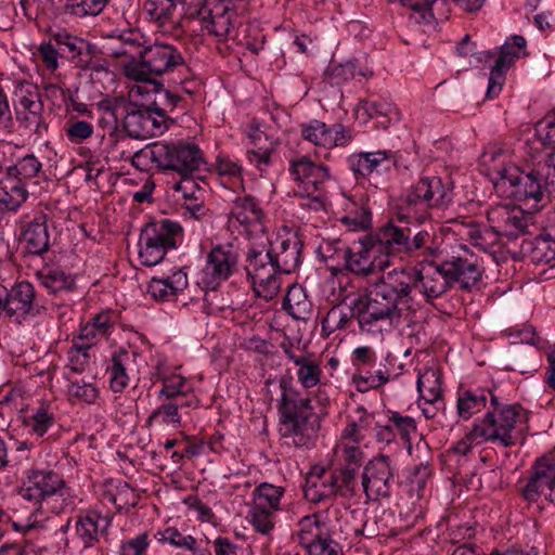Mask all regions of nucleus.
Returning a JSON list of instances; mask_svg holds the SVG:
<instances>
[{
    "label": "nucleus",
    "mask_w": 555,
    "mask_h": 555,
    "mask_svg": "<svg viewBox=\"0 0 555 555\" xmlns=\"http://www.w3.org/2000/svg\"><path fill=\"white\" fill-rule=\"evenodd\" d=\"M446 188L438 177L422 178L411 186L401 199L400 220H415L418 225H396L388 223L384 227V243L392 255L405 254L422 258V263L438 258L441 250V238L433 223H425L429 209L446 205L449 199Z\"/></svg>",
    "instance_id": "obj_1"
},
{
    "label": "nucleus",
    "mask_w": 555,
    "mask_h": 555,
    "mask_svg": "<svg viewBox=\"0 0 555 555\" xmlns=\"http://www.w3.org/2000/svg\"><path fill=\"white\" fill-rule=\"evenodd\" d=\"M20 495L38 505L41 514L59 515L73 509L75 505V495L70 488L51 469H28L20 488Z\"/></svg>",
    "instance_id": "obj_2"
},
{
    "label": "nucleus",
    "mask_w": 555,
    "mask_h": 555,
    "mask_svg": "<svg viewBox=\"0 0 555 555\" xmlns=\"http://www.w3.org/2000/svg\"><path fill=\"white\" fill-rule=\"evenodd\" d=\"M133 164L143 167L153 165L159 170L175 171L180 177L193 176L206 166L201 149L184 141L149 144L133 155Z\"/></svg>",
    "instance_id": "obj_3"
},
{
    "label": "nucleus",
    "mask_w": 555,
    "mask_h": 555,
    "mask_svg": "<svg viewBox=\"0 0 555 555\" xmlns=\"http://www.w3.org/2000/svg\"><path fill=\"white\" fill-rule=\"evenodd\" d=\"M491 409L483 417L475 420L468 431V439L477 442H490L501 448H511L521 438L517 424L521 417L518 404H502L490 393Z\"/></svg>",
    "instance_id": "obj_4"
},
{
    "label": "nucleus",
    "mask_w": 555,
    "mask_h": 555,
    "mask_svg": "<svg viewBox=\"0 0 555 555\" xmlns=\"http://www.w3.org/2000/svg\"><path fill=\"white\" fill-rule=\"evenodd\" d=\"M281 387L283 437L289 438L298 448H309L320 430L321 417L313 411L309 397H302L292 388L286 389L283 384Z\"/></svg>",
    "instance_id": "obj_5"
},
{
    "label": "nucleus",
    "mask_w": 555,
    "mask_h": 555,
    "mask_svg": "<svg viewBox=\"0 0 555 555\" xmlns=\"http://www.w3.org/2000/svg\"><path fill=\"white\" fill-rule=\"evenodd\" d=\"M184 65L181 51L173 44L155 39L140 50V59H131L122 64L125 76L134 81L154 82L155 77L173 72Z\"/></svg>",
    "instance_id": "obj_6"
},
{
    "label": "nucleus",
    "mask_w": 555,
    "mask_h": 555,
    "mask_svg": "<svg viewBox=\"0 0 555 555\" xmlns=\"http://www.w3.org/2000/svg\"><path fill=\"white\" fill-rule=\"evenodd\" d=\"M383 234L384 227L344 248L345 269L362 278L375 276L387 269L392 254L388 250V244L384 243Z\"/></svg>",
    "instance_id": "obj_7"
},
{
    "label": "nucleus",
    "mask_w": 555,
    "mask_h": 555,
    "mask_svg": "<svg viewBox=\"0 0 555 555\" xmlns=\"http://www.w3.org/2000/svg\"><path fill=\"white\" fill-rule=\"evenodd\" d=\"M405 310L392 297L373 281L371 288L353 299V314L359 327L365 332H374L383 323L392 324L399 321Z\"/></svg>",
    "instance_id": "obj_8"
},
{
    "label": "nucleus",
    "mask_w": 555,
    "mask_h": 555,
    "mask_svg": "<svg viewBox=\"0 0 555 555\" xmlns=\"http://www.w3.org/2000/svg\"><path fill=\"white\" fill-rule=\"evenodd\" d=\"M289 171L296 182L295 195L302 199L300 206L314 211L323 210L330 180L327 167L304 156L291 162Z\"/></svg>",
    "instance_id": "obj_9"
},
{
    "label": "nucleus",
    "mask_w": 555,
    "mask_h": 555,
    "mask_svg": "<svg viewBox=\"0 0 555 555\" xmlns=\"http://www.w3.org/2000/svg\"><path fill=\"white\" fill-rule=\"evenodd\" d=\"M182 228L176 221L164 219L146 224L140 235L139 257L146 267L158 264L168 249L177 247Z\"/></svg>",
    "instance_id": "obj_10"
},
{
    "label": "nucleus",
    "mask_w": 555,
    "mask_h": 555,
    "mask_svg": "<svg viewBox=\"0 0 555 555\" xmlns=\"http://www.w3.org/2000/svg\"><path fill=\"white\" fill-rule=\"evenodd\" d=\"M245 270L257 297L269 301L278 296L281 288V272L272 258V251L264 246L251 247L246 256Z\"/></svg>",
    "instance_id": "obj_11"
},
{
    "label": "nucleus",
    "mask_w": 555,
    "mask_h": 555,
    "mask_svg": "<svg viewBox=\"0 0 555 555\" xmlns=\"http://www.w3.org/2000/svg\"><path fill=\"white\" fill-rule=\"evenodd\" d=\"M15 118L18 127L42 139L48 132V122L43 116L44 107L37 85L21 81L14 91Z\"/></svg>",
    "instance_id": "obj_12"
},
{
    "label": "nucleus",
    "mask_w": 555,
    "mask_h": 555,
    "mask_svg": "<svg viewBox=\"0 0 555 555\" xmlns=\"http://www.w3.org/2000/svg\"><path fill=\"white\" fill-rule=\"evenodd\" d=\"M41 308L28 281L15 282L10 288L0 284V314L11 323L21 325L39 315Z\"/></svg>",
    "instance_id": "obj_13"
},
{
    "label": "nucleus",
    "mask_w": 555,
    "mask_h": 555,
    "mask_svg": "<svg viewBox=\"0 0 555 555\" xmlns=\"http://www.w3.org/2000/svg\"><path fill=\"white\" fill-rule=\"evenodd\" d=\"M347 165L357 180L364 179L375 188H384L397 166V158L393 152L386 150L359 152L348 156Z\"/></svg>",
    "instance_id": "obj_14"
},
{
    "label": "nucleus",
    "mask_w": 555,
    "mask_h": 555,
    "mask_svg": "<svg viewBox=\"0 0 555 555\" xmlns=\"http://www.w3.org/2000/svg\"><path fill=\"white\" fill-rule=\"evenodd\" d=\"M508 172L506 184L514 188L511 194L518 201L540 203L546 194L555 198V175L553 170L547 169L544 175L540 169L525 172L518 167L512 166Z\"/></svg>",
    "instance_id": "obj_15"
},
{
    "label": "nucleus",
    "mask_w": 555,
    "mask_h": 555,
    "mask_svg": "<svg viewBox=\"0 0 555 555\" xmlns=\"http://www.w3.org/2000/svg\"><path fill=\"white\" fill-rule=\"evenodd\" d=\"M395 483V467L388 455H377L364 465L361 486L367 500L378 501L389 498Z\"/></svg>",
    "instance_id": "obj_16"
},
{
    "label": "nucleus",
    "mask_w": 555,
    "mask_h": 555,
    "mask_svg": "<svg viewBox=\"0 0 555 555\" xmlns=\"http://www.w3.org/2000/svg\"><path fill=\"white\" fill-rule=\"evenodd\" d=\"M112 526L109 516L95 511L80 514L75 521L76 547L79 555H101V540L106 539Z\"/></svg>",
    "instance_id": "obj_17"
},
{
    "label": "nucleus",
    "mask_w": 555,
    "mask_h": 555,
    "mask_svg": "<svg viewBox=\"0 0 555 555\" xmlns=\"http://www.w3.org/2000/svg\"><path fill=\"white\" fill-rule=\"evenodd\" d=\"M191 17L197 21L203 31L218 38L225 39L233 31V17L231 0H204Z\"/></svg>",
    "instance_id": "obj_18"
},
{
    "label": "nucleus",
    "mask_w": 555,
    "mask_h": 555,
    "mask_svg": "<svg viewBox=\"0 0 555 555\" xmlns=\"http://www.w3.org/2000/svg\"><path fill=\"white\" fill-rule=\"evenodd\" d=\"M511 39L512 42L507 41L502 46L498 55L492 51H485L478 57L479 61L486 63L494 60L488 80V99H493L501 92L505 73L520 56V51L526 47V39L522 36L515 35Z\"/></svg>",
    "instance_id": "obj_19"
},
{
    "label": "nucleus",
    "mask_w": 555,
    "mask_h": 555,
    "mask_svg": "<svg viewBox=\"0 0 555 555\" xmlns=\"http://www.w3.org/2000/svg\"><path fill=\"white\" fill-rule=\"evenodd\" d=\"M532 215L518 206L499 204L487 211L490 227L502 237L515 240L528 232L532 224Z\"/></svg>",
    "instance_id": "obj_20"
},
{
    "label": "nucleus",
    "mask_w": 555,
    "mask_h": 555,
    "mask_svg": "<svg viewBox=\"0 0 555 555\" xmlns=\"http://www.w3.org/2000/svg\"><path fill=\"white\" fill-rule=\"evenodd\" d=\"M237 260V254L232 245L212 247L202 270V284L206 288L216 289L236 271Z\"/></svg>",
    "instance_id": "obj_21"
},
{
    "label": "nucleus",
    "mask_w": 555,
    "mask_h": 555,
    "mask_svg": "<svg viewBox=\"0 0 555 555\" xmlns=\"http://www.w3.org/2000/svg\"><path fill=\"white\" fill-rule=\"evenodd\" d=\"M520 493L528 502H537L544 495L555 505V462L551 457L535 461Z\"/></svg>",
    "instance_id": "obj_22"
},
{
    "label": "nucleus",
    "mask_w": 555,
    "mask_h": 555,
    "mask_svg": "<svg viewBox=\"0 0 555 555\" xmlns=\"http://www.w3.org/2000/svg\"><path fill=\"white\" fill-rule=\"evenodd\" d=\"M264 212L259 202L251 195H238L232 201L229 214L230 223H237L249 235L264 233Z\"/></svg>",
    "instance_id": "obj_23"
},
{
    "label": "nucleus",
    "mask_w": 555,
    "mask_h": 555,
    "mask_svg": "<svg viewBox=\"0 0 555 555\" xmlns=\"http://www.w3.org/2000/svg\"><path fill=\"white\" fill-rule=\"evenodd\" d=\"M450 288L457 285L462 289H472L482 278V269L477 260L452 256L440 262Z\"/></svg>",
    "instance_id": "obj_24"
},
{
    "label": "nucleus",
    "mask_w": 555,
    "mask_h": 555,
    "mask_svg": "<svg viewBox=\"0 0 555 555\" xmlns=\"http://www.w3.org/2000/svg\"><path fill=\"white\" fill-rule=\"evenodd\" d=\"M21 243L25 251L31 255H42L50 247L48 217L42 211L21 219Z\"/></svg>",
    "instance_id": "obj_25"
},
{
    "label": "nucleus",
    "mask_w": 555,
    "mask_h": 555,
    "mask_svg": "<svg viewBox=\"0 0 555 555\" xmlns=\"http://www.w3.org/2000/svg\"><path fill=\"white\" fill-rule=\"evenodd\" d=\"M450 289L440 263L435 260L420 264L414 270V291H418L426 301L441 297Z\"/></svg>",
    "instance_id": "obj_26"
},
{
    "label": "nucleus",
    "mask_w": 555,
    "mask_h": 555,
    "mask_svg": "<svg viewBox=\"0 0 555 555\" xmlns=\"http://www.w3.org/2000/svg\"><path fill=\"white\" fill-rule=\"evenodd\" d=\"M405 310L411 308L414 291V271L392 270L377 275L373 281Z\"/></svg>",
    "instance_id": "obj_27"
},
{
    "label": "nucleus",
    "mask_w": 555,
    "mask_h": 555,
    "mask_svg": "<svg viewBox=\"0 0 555 555\" xmlns=\"http://www.w3.org/2000/svg\"><path fill=\"white\" fill-rule=\"evenodd\" d=\"M272 258L281 273H292L301 262L302 243L297 237L270 242Z\"/></svg>",
    "instance_id": "obj_28"
},
{
    "label": "nucleus",
    "mask_w": 555,
    "mask_h": 555,
    "mask_svg": "<svg viewBox=\"0 0 555 555\" xmlns=\"http://www.w3.org/2000/svg\"><path fill=\"white\" fill-rule=\"evenodd\" d=\"M416 431L415 421L410 416H403L398 412H391L385 425L375 426V437L378 442L391 443L397 436L403 442L410 443L411 435Z\"/></svg>",
    "instance_id": "obj_29"
},
{
    "label": "nucleus",
    "mask_w": 555,
    "mask_h": 555,
    "mask_svg": "<svg viewBox=\"0 0 555 555\" xmlns=\"http://www.w3.org/2000/svg\"><path fill=\"white\" fill-rule=\"evenodd\" d=\"M284 353L297 367L296 376L305 389H310L321 383L323 372L320 361L312 354H296L289 347H284Z\"/></svg>",
    "instance_id": "obj_30"
},
{
    "label": "nucleus",
    "mask_w": 555,
    "mask_h": 555,
    "mask_svg": "<svg viewBox=\"0 0 555 555\" xmlns=\"http://www.w3.org/2000/svg\"><path fill=\"white\" fill-rule=\"evenodd\" d=\"M305 499L313 504L332 503L335 500L328 469L324 467L311 470L304 486Z\"/></svg>",
    "instance_id": "obj_31"
},
{
    "label": "nucleus",
    "mask_w": 555,
    "mask_h": 555,
    "mask_svg": "<svg viewBox=\"0 0 555 555\" xmlns=\"http://www.w3.org/2000/svg\"><path fill=\"white\" fill-rule=\"evenodd\" d=\"M520 250L525 257L535 264L555 267V238L550 234L524 238Z\"/></svg>",
    "instance_id": "obj_32"
},
{
    "label": "nucleus",
    "mask_w": 555,
    "mask_h": 555,
    "mask_svg": "<svg viewBox=\"0 0 555 555\" xmlns=\"http://www.w3.org/2000/svg\"><path fill=\"white\" fill-rule=\"evenodd\" d=\"M331 532L330 524L322 513L304 516L297 524L293 538L306 550Z\"/></svg>",
    "instance_id": "obj_33"
},
{
    "label": "nucleus",
    "mask_w": 555,
    "mask_h": 555,
    "mask_svg": "<svg viewBox=\"0 0 555 555\" xmlns=\"http://www.w3.org/2000/svg\"><path fill=\"white\" fill-rule=\"evenodd\" d=\"M135 357L134 351L120 348L112 353L111 363L106 369L109 387L114 392H121L129 385L128 366Z\"/></svg>",
    "instance_id": "obj_34"
},
{
    "label": "nucleus",
    "mask_w": 555,
    "mask_h": 555,
    "mask_svg": "<svg viewBox=\"0 0 555 555\" xmlns=\"http://www.w3.org/2000/svg\"><path fill=\"white\" fill-rule=\"evenodd\" d=\"M122 126L129 137L133 139L150 138V107L139 106L127 102L125 105V117Z\"/></svg>",
    "instance_id": "obj_35"
},
{
    "label": "nucleus",
    "mask_w": 555,
    "mask_h": 555,
    "mask_svg": "<svg viewBox=\"0 0 555 555\" xmlns=\"http://www.w3.org/2000/svg\"><path fill=\"white\" fill-rule=\"evenodd\" d=\"M357 115L364 121L376 119L377 126L386 129L398 112L393 104L385 99L361 100L358 104Z\"/></svg>",
    "instance_id": "obj_36"
},
{
    "label": "nucleus",
    "mask_w": 555,
    "mask_h": 555,
    "mask_svg": "<svg viewBox=\"0 0 555 555\" xmlns=\"http://www.w3.org/2000/svg\"><path fill=\"white\" fill-rule=\"evenodd\" d=\"M328 475L336 498L351 500L359 491L358 470L356 467L341 466L328 469Z\"/></svg>",
    "instance_id": "obj_37"
},
{
    "label": "nucleus",
    "mask_w": 555,
    "mask_h": 555,
    "mask_svg": "<svg viewBox=\"0 0 555 555\" xmlns=\"http://www.w3.org/2000/svg\"><path fill=\"white\" fill-rule=\"evenodd\" d=\"M392 370L386 361H376V366H369L362 373H356L352 382L360 392L377 389L390 380Z\"/></svg>",
    "instance_id": "obj_38"
},
{
    "label": "nucleus",
    "mask_w": 555,
    "mask_h": 555,
    "mask_svg": "<svg viewBox=\"0 0 555 555\" xmlns=\"http://www.w3.org/2000/svg\"><path fill=\"white\" fill-rule=\"evenodd\" d=\"M192 401L185 402L168 401L159 404L147 417L146 424L149 426H156L159 428H179L181 425L180 409L191 406Z\"/></svg>",
    "instance_id": "obj_39"
},
{
    "label": "nucleus",
    "mask_w": 555,
    "mask_h": 555,
    "mask_svg": "<svg viewBox=\"0 0 555 555\" xmlns=\"http://www.w3.org/2000/svg\"><path fill=\"white\" fill-rule=\"evenodd\" d=\"M53 39L56 42L59 50L66 54V56L73 61L77 60L80 62L85 55H92L96 52V47L89 43L82 38L70 35L66 30L57 31L53 35Z\"/></svg>",
    "instance_id": "obj_40"
},
{
    "label": "nucleus",
    "mask_w": 555,
    "mask_h": 555,
    "mask_svg": "<svg viewBox=\"0 0 555 555\" xmlns=\"http://www.w3.org/2000/svg\"><path fill=\"white\" fill-rule=\"evenodd\" d=\"M507 155L506 152L498 146H489L481 154L479 163L486 168L488 175H494L495 184H506L507 176L512 166L506 165Z\"/></svg>",
    "instance_id": "obj_41"
},
{
    "label": "nucleus",
    "mask_w": 555,
    "mask_h": 555,
    "mask_svg": "<svg viewBox=\"0 0 555 555\" xmlns=\"http://www.w3.org/2000/svg\"><path fill=\"white\" fill-rule=\"evenodd\" d=\"M127 101L124 98H107L96 104L99 126L108 134H114L118 128V112H125Z\"/></svg>",
    "instance_id": "obj_42"
},
{
    "label": "nucleus",
    "mask_w": 555,
    "mask_h": 555,
    "mask_svg": "<svg viewBox=\"0 0 555 555\" xmlns=\"http://www.w3.org/2000/svg\"><path fill=\"white\" fill-rule=\"evenodd\" d=\"M163 387L158 392V398H165L169 401L183 402L182 398L193 391V384L180 374L163 375L157 373Z\"/></svg>",
    "instance_id": "obj_43"
},
{
    "label": "nucleus",
    "mask_w": 555,
    "mask_h": 555,
    "mask_svg": "<svg viewBox=\"0 0 555 555\" xmlns=\"http://www.w3.org/2000/svg\"><path fill=\"white\" fill-rule=\"evenodd\" d=\"M27 198V191L20 180L7 173L0 179V209L15 210Z\"/></svg>",
    "instance_id": "obj_44"
},
{
    "label": "nucleus",
    "mask_w": 555,
    "mask_h": 555,
    "mask_svg": "<svg viewBox=\"0 0 555 555\" xmlns=\"http://www.w3.org/2000/svg\"><path fill=\"white\" fill-rule=\"evenodd\" d=\"M339 221L351 232L366 231L372 227V212L364 203L350 202Z\"/></svg>",
    "instance_id": "obj_45"
},
{
    "label": "nucleus",
    "mask_w": 555,
    "mask_h": 555,
    "mask_svg": "<svg viewBox=\"0 0 555 555\" xmlns=\"http://www.w3.org/2000/svg\"><path fill=\"white\" fill-rule=\"evenodd\" d=\"M66 393L68 400L74 404H94L100 397V389L93 377L89 380L76 378L69 379Z\"/></svg>",
    "instance_id": "obj_46"
},
{
    "label": "nucleus",
    "mask_w": 555,
    "mask_h": 555,
    "mask_svg": "<svg viewBox=\"0 0 555 555\" xmlns=\"http://www.w3.org/2000/svg\"><path fill=\"white\" fill-rule=\"evenodd\" d=\"M113 327L109 312L96 314L89 323L81 327L78 340L93 346L99 339L109 335Z\"/></svg>",
    "instance_id": "obj_47"
},
{
    "label": "nucleus",
    "mask_w": 555,
    "mask_h": 555,
    "mask_svg": "<svg viewBox=\"0 0 555 555\" xmlns=\"http://www.w3.org/2000/svg\"><path fill=\"white\" fill-rule=\"evenodd\" d=\"M283 307L296 320H307L312 313V304L300 286L288 288Z\"/></svg>",
    "instance_id": "obj_48"
},
{
    "label": "nucleus",
    "mask_w": 555,
    "mask_h": 555,
    "mask_svg": "<svg viewBox=\"0 0 555 555\" xmlns=\"http://www.w3.org/2000/svg\"><path fill=\"white\" fill-rule=\"evenodd\" d=\"M284 493L283 487L262 482L253 491V505L276 513Z\"/></svg>",
    "instance_id": "obj_49"
},
{
    "label": "nucleus",
    "mask_w": 555,
    "mask_h": 555,
    "mask_svg": "<svg viewBox=\"0 0 555 555\" xmlns=\"http://www.w3.org/2000/svg\"><path fill=\"white\" fill-rule=\"evenodd\" d=\"M485 390H464L459 393L456 410L463 420L470 418L474 414L486 408L488 395Z\"/></svg>",
    "instance_id": "obj_50"
},
{
    "label": "nucleus",
    "mask_w": 555,
    "mask_h": 555,
    "mask_svg": "<svg viewBox=\"0 0 555 555\" xmlns=\"http://www.w3.org/2000/svg\"><path fill=\"white\" fill-rule=\"evenodd\" d=\"M417 390L425 403H442L439 374L434 369L425 370L417 378Z\"/></svg>",
    "instance_id": "obj_51"
},
{
    "label": "nucleus",
    "mask_w": 555,
    "mask_h": 555,
    "mask_svg": "<svg viewBox=\"0 0 555 555\" xmlns=\"http://www.w3.org/2000/svg\"><path fill=\"white\" fill-rule=\"evenodd\" d=\"M37 278L41 285L52 294L72 289L75 285L74 278L61 269L40 270L37 272Z\"/></svg>",
    "instance_id": "obj_52"
},
{
    "label": "nucleus",
    "mask_w": 555,
    "mask_h": 555,
    "mask_svg": "<svg viewBox=\"0 0 555 555\" xmlns=\"http://www.w3.org/2000/svg\"><path fill=\"white\" fill-rule=\"evenodd\" d=\"M54 423V412L48 405H40L34 410L26 422V426L31 435L43 437Z\"/></svg>",
    "instance_id": "obj_53"
},
{
    "label": "nucleus",
    "mask_w": 555,
    "mask_h": 555,
    "mask_svg": "<svg viewBox=\"0 0 555 555\" xmlns=\"http://www.w3.org/2000/svg\"><path fill=\"white\" fill-rule=\"evenodd\" d=\"M42 164L34 154L25 155L17 159V162L8 168V175L15 180H28L38 176L41 171Z\"/></svg>",
    "instance_id": "obj_54"
},
{
    "label": "nucleus",
    "mask_w": 555,
    "mask_h": 555,
    "mask_svg": "<svg viewBox=\"0 0 555 555\" xmlns=\"http://www.w3.org/2000/svg\"><path fill=\"white\" fill-rule=\"evenodd\" d=\"M352 318H354L353 300L347 310L339 306L331 308L322 320V327L328 333H333L337 330H344L348 327Z\"/></svg>",
    "instance_id": "obj_55"
},
{
    "label": "nucleus",
    "mask_w": 555,
    "mask_h": 555,
    "mask_svg": "<svg viewBox=\"0 0 555 555\" xmlns=\"http://www.w3.org/2000/svg\"><path fill=\"white\" fill-rule=\"evenodd\" d=\"M301 135L305 140L314 145L331 147V135L328 134V126L320 120L312 119L300 126Z\"/></svg>",
    "instance_id": "obj_56"
},
{
    "label": "nucleus",
    "mask_w": 555,
    "mask_h": 555,
    "mask_svg": "<svg viewBox=\"0 0 555 555\" xmlns=\"http://www.w3.org/2000/svg\"><path fill=\"white\" fill-rule=\"evenodd\" d=\"M109 0H66V13L75 17H87L99 15L107 5Z\"/></svg>",
    "instance_id": "obj_57"
},
{
    "label": "nucleus",
    "mask_w": 555,
    "mask_h": 555,
    "mask_svg": "<svg viewBox=\"0 0 555 555\" xmlns=\"http://www.w3.org/2000/svg\"><path fill=\"white\" fill-rule=\"evenodd\" d=\"M92 346L76 339L67 351L68 366L75 373H81L90 362L89 350Z\"/></svg>",
    "instance_id": "obj_58"
},
{
    "label": "nucleus",
    "mask_w": 555,
    "mask_h": 555,
    "mask_svg": "<svg viewBox=\"0 0 555 555\" xmlns=\"http://www.w3.org/2000/svg\"><path fill=\"white\" fill-rule=\"evenodd\" d=\"M242 170V166L229 157H218L217 159V172L219 177L222 180L227 179V181L233 182L232 188L236 184L243 186Z\"/></svg>",
    "instance_id": "obj_59"
},
{
    "label": "nucleus",
    "mask_w": 555,
    "mask_h": 555,
    "mask_svg": "<svg viewBox=\"0 0 555 555\" xmlns=\"http://www.w3.org/2000/svg\"><path fill=\"white\" fill-rule=\"evenodd\" d=\"M274 514L275 512L253 505L248 512V517L257 532L269 534L274 527Z\"/></svg>",
    "instance_id": "obj_60"
},
{
    "label": "nucleus",
    "mask_w": 555,
    "mask_h": 555,
    "mask_svg": "<svg viewBox=\"0 0 555 555\" xmlns=\"http://www.w3.org/2000/svg\"><path fill=\"white\" fill-rule=\"evenodd\" d=\"M399 2L412 11L411 17L417 23L429 24L434 20L431 5L435 0H399Z\"/></svg>",
    "instance_id": "obj_61"
},
{
    "label": "nucleus",
    "mask_w": 555,
    "mask_h": 555,
    "mask_svg": "<svg viewBox=\"0 0 555 555\" xmlns=\"http://www.w3.org/2000/svg\"><path fill=\"white\" fill-rule=\"evenodd\" d=\"M336 451L340 453L344 466L356 467L357 470L361 466L364 459L361 444L338 441Z\"/></svg>",
    "instance_id": "obj_62"
},
{
    "label": "nucleus",
    "mask_w": 555,
    "mask_h": 555,
    "mask_svg": "<svg viewBox=\"0 0 555 555\" xmlns=\"http://www.w3.org/2000/svg\"><path fill=\"white\" fill-rule=\"evenodd\" d=\"M173 190L181 193L185 202L202 199L205 193L193 176L181 177V180L173 184Z\"/></svg>",
    "instance_id": "obj_63"
},
{
    "label": "nucleus",
    "mask_w": 555,
    "mask_h": 555,
    "mask_svg": "<svg viewBox=\"0 0 555 555\" xmlns=\"http://www.w3.org/2000/svg\"><path fill=\"white\" fill-rule=\"evenodd\" d=\"M430 477L431 468L428 464L421 463L415 466L410 476V487L411 491L415 492L417 498H422L424 495Z\"/></svg>",
    "instance_id": "obj_64"
}]
</instances>
